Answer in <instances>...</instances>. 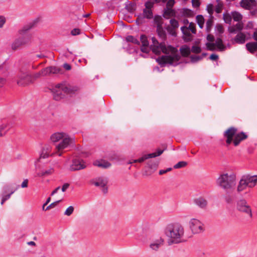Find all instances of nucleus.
<instances>
[{
  "mask_svg": "<svg viewBox=\"0 0 257 257\" xmlns=\"http://www.w3.org/2000/svg\"><path fill=\"white\" fill-rule=\"evenodd\" d=\"M51 141L55 144V150L52 152V147L49 144H46L43 147L40 157L47 158L50 156L57 155L61 156L65 150L69 149L74 144V140L69 134L63 132L53 133L50 137Z\"/></svg>",
  "mask_w": 257,
  "mask_h": 257,
  "instance_id": "nucleus-1",
  "label": "nucleus"
},
{
  "mask_svg": "<svg viewBox=\"0 0 257 257\" xmlns=\"http://www.w3.org/2000/svg\"><path fill=\"white\" fill-rule=\"evenodd\" d=\"M152 44L150 46V49H152L153 53L156 54H159L162 52L166 55L162 56L160 59V63L170 64L176 65L178 64L180 59V53L178 50L170 45L166 46L162 42H159L154 37L151 38Z\"/></svg>",
  "mask_w": 257,
  "mask_h": 257,
  "instance_id": "nucleus-2",
  "label": "nucleus"
},
{
  "mask_svg": "<svg viewBox=\"0 0 257 257\" xmlns=\"http://www.w3.org/2000/svg\"><path fill=\"white\" fill-rule=\"evenodd\" d=\"M169 245L179 244L187 241L188 237L185 235L184 227L179 223L168 224L164 229Z\"/></svg>",
  "mask_w": 257,
  "mask_h": 257,
  "instance_id": "nucleus-3",
  "label": "nucleus"
},
{
  "mask_svg": "<svg viewBox=\"0 0 257 257\" xmlns=\"http://www.w3.org/2000/svg\"><path fill=\"white\" fill-rule=\"evenodd\" d=\"M79 89L76 85L70 84L66 82H63L53 86L51 90L54 99L58 101L64 98L68 94L75 93Z\"/></svg>",
  "mask_w": 257,
  "mask_h": 257,
  "instance_id": "nucleus-4",
  "label": "nucleus"
},
{
  "mask_svg": "<svg viewBox=\"0 0 257 257\" xmlns=\"http://www.w3.org/2000/svg\"><path fill=\"white\" fill-rule=\"evenodd\" d=\"M216 182L220 187L226 191L231 190L236 185V174L233 172L224 173L219 176Z\"/></svg>",
  "mask_w": 257,
  "mask_h": 257,
  "instance_id": "nucleus-5",
  "label": "nucleus"
},
{
  "mask_svg": "<svg viewBox=\"0 0 257 257\" xmlns=\"http://www.w3.org/2000/svg\"><path fill=\"white\" fill-rule=\"evenodd\" d=\"M15 79L18 85L21 86H26L32 82V76L25 68H22L19 70Z\"/></svg>",
  "mask_w": 257,
  "mask_h": 257,
  "instance_id": "nucleus-6",
  "label": "nucleus"
},
{
  "mask_svg": "<svg viewBox=\"0 0 257 257\" xmlns=\"http://www.w3.org/2000/svg\"><path fill=\"white\" fill-rule=\"evenodd\" d=\"M188 224L192 232L194 234L200 233L204 230L203 223L198 218H192L190 219Z\"/></svg>",
  "mask_w": 257,
  "mask_h": 257,
  "instance_id": "nucleus-7",
  "label": "nucleus"
},
{
  "mask_svg": "<svg viewBox=\"0 0 257 257\" xmlns=\"http://www.w3.org/2000/svg\"><path fill=\"white\" fill-rule=\"evenodd\" d=\"M91 183L96 187L100 188L103 193H107L108 180L106 177L101 176L95 178L91 181Z\"/></svg>",
  "mask_w": 257,
  "mask_h": 257,
  "instance_id": "nucleus-8",
  "label": "nucleus"
},
{
  "mask_svg": "<svg viewBox=\"0 0 257 257\" xmlns=\"http://www.w3.org/2000/svg\"><path fill=\"white\" fill-rule=\"evenodd\" d=\"M237 209L241 212L246 214L250 218L252 217L251 207L244 199H240L237 201Z\"/></svg>",
  "mask_w": 257,
  "mask_h": 257,
  "instance_id": "nucleus-9",
  "label": "nucleus"
},
{
  "mask_svg": "<svg viewBox=\"0 0 257 257\" xmlns=\"http://www.w3.org/2000/svg\"><path fill=\"white\" fill-rule=\"evenodd\" d=\"M31 39L30 35H26L22 37L16 39L12 44V49L16 50L20 47L30 43Z\"/></svg>",
  "mask_w": 257,
  "mask_h": 257,
  "instance_id": "nucleus-10",
  "label": "nucleus"
},
{
  "mask_svg": "<svg viewBox=\"0 0 257 257\" xmlns=\"http://www.w3.org/2000/svg\"><path fill=\"white\" fill-rule=\"evenodd\" d=\"M245 185L249 188L254 187L257 184V175H244L241 177Z\"/></svg>",
  "mask_w": 257,
  "mask_h": 257,
  "instance_id": "nucleus-11",
  "label": "nucleus"
},
{
  "mask_svg": "<svg viewBox=\"0 0 257 257\" xmlns=\"http://www.w3.org/2000/svg\"><path fill=\"white\" fill-rule=\"evenodd\" d=\"M245 185L249 188L254 187L257 184V175H244L241 177Z\"/></svg>",
  "mask_w": 257,
  "mask_h": 257,
  "instance_id": "nucleus-12",
  "label": "nucleus"
},
{
  "mask_svg": "<svg viewBox=\"0 0 257 257\" xmlns=\"http://www.w3.org/2000/svg\"><path fill=\"white\" fill-rule=\"evenodd\" d=\"M245 185L249 188L254 187L257 184V175H244L241 177Z\"/></svg>",
  "mask_w": 257,
  "mask_h": 257,
  "instance_id": "nucleus-13",
  "label": "nucleus"
},
{
  "mask_svg": "<svg viewBox=\"0 0 257 257\" xmlns=\"http://www.w3.org/2000/svg\"><path fill=\"white\" fill-rule=\"evenodd\" d=\"M17 190V188L15 189H10L9 186L7 185L4 187L3 193L2 194V200L1 204L2 205L4 203L9 200L12 195L14 194Z\"/></svg>",
  "mask_w": 257,
  "mask_h": 257,
  "instance_id": "nucleus-14",
  "label": "nucleus"
},
{
  "mask_svg": "<svg viewBox=\"0 0 257 257\" xmlns=\"http://www.w3.org/2000/svg\"><path fill=\"white\" fill-rule=\"evenodd\" d=\"M162 18L160 17H155V22L157 25V32L158 36L162 40H165L166 38V34L165 30H164L162 27Z\"/></svg>",
  "mask_w": 257,
  "mask_h": 257,
  "instance_id": "nucleus-15",
  "label": "nucleus"
},
{
  "mask_svg": "<svg viewBox=\"0 0 257 257\" xmlns=\"http://www.w3.org/2000/svg\"><path fill=\"white\" fill-rule=\"evenodd\" d=\"M85 163L83 160L79 159H74L72 160V164L70 166V170L71 171H75L83 169L86 167Z\"/></svg>",
  "mask_w": 257,
  "mask_h": 257,
  "instance_id": "nucleus-16",
  "label": "nucleus"
},
{
  "mask_svg": "<svg viewBox=\"0 0 257 257\" xmlns=\"http://www.w3.org/2000/svg\"><path fill=\"white\" fill-rule=\"evenodd\" d=\"M207 48L210 51H214L217 47L220 51L224 49V46L223 44L222 40L220 38H217L215 43H207L206 44Z\"/></svg>",
  "mask_w": 257,
  "mask_h": 257,
  "instance_id": "nucleus-17",
  "label": "nucleus"
},
{
  "mask_svg": "<svg viewBox=\"0 0 257 257\" xmlns=\"http://www.w3.org/2000/svg\"><path fill=\"white\" fill-rule=\"evenodd\" d=\"M154 3L153 1H147L145 4V9L143 11V15L145 18L151 19L153 18L152 8L154 7Z\"/></svg>",
  "mask_w": 257,
  "mask_h": 257,
  "instance_id": "nucleus-18",
  "label": "nucleus"
},
{
  "mask_svg": "<svg viewBox=\"0 0 257 257\" xmlns=\"http://www.w3.org/2000/svg\"><path fill=\"white\" fill-rule=\"evenodd\" d=\"M164 243V239L162 237H159L151 241L149 244L150 248L153 251H158Z\"/></svg>",
  "mask_w": 257,
  "mask_h": 257,
  "instance_id": "nucleus-19",
  "label": "nucleus"
},
{
  "mask_svg": "<svg viewBox=\"0 0 257 257\" xmlns=\"http://www.w3.org/2000/svg\"><path fill=\"white\" fill-rule=\"evenodd\" d=\"M237 129L233 127H231L227 130L224 134L225 137L227 138L226 143L230 144L233 141V137L236 134Z\"/></svg>",
  "mask_w": 257,
  "mask_h": 257,
  "instance_id": "nucleus-20",
  "label": "nucleus"
},
{
  "mask_svg": "<svg viewBox=\"0 0 257 257\" xmlns=\"http://www.w3.org/2000/svg\"><path fill=\"white\" fill-rule=\"evenodd\" d=\"M140 41L142 43V46L141 47V51L146 54L149 53L150 51V47L149 46V43L146 36L145 35L141 36Z\"/></svg>",
  "mask_w": 257,
  "mask_h": 257,
  "instance_id": "nucleus-21",
  "label": "nucleus"
},
{
  "mask_svg": "<svg viewBox=\"0 0 257 257\" xmlns=\"http://www.w3.org/2000/svg\"><path fill=\"white\" fill-rule=\"evenodd\" d=\"M253 38L256 42H250L246 44L247 50L251 53H254L257 50V30L253 33Z\"/></svg>",
  "mask_w": 257,
  "mask_h": 257,
  "instance_id": "nucleus-22",
  "label": "nucleus"
},
{
  "mask_svg": "<svg viewBox=\"0 0 257 257\" xmlns=\"http://www.w3.org/2000/svg\"><path fill=\"white\" fill-rule=\"evenodd\" d=\"M241 7L246 10H251L255 8L256 2L255 0H242L240 2Z\"/></svg>",
  "mask_w": 257,
  "mask_h": 257,
  "instance_id": "nucleus-23",
  "label": "nucleus"
},
{
  "mask_svg": "<svg viewBox=\"0 0 257 257\" xmlns=\"http://www.w3.org/2000/svg\"><path fill=\"white\" fill-rule=\"evenodd\" d=\"M60 72V69L54 66L46 67L41 70L42 76H47L52 74H57Z\"/></svg>",
  "mask_w": 257,
  "mask_h": 257,
  "instance_id": "nucleus-24",
  "label": "nucleus"
},
{
  "mask_svg": "<svg viewBox=\"0 0 257 257\" xmlns=\"http://www.w3.org/2000/svg\"><path fill=\"white\" fill-rule=\"evenodd\" d=\"M181 31L183 34V39L185 41H190L192 39V36L190 33V31L186 26H183L181 28Z\"/></svg>",
  "mask_w": 257,
  "mask_h": 257,
  "instance_id": "nucleus-25",
  "label": "nucleus"
},
{
  "mask_svg": "<svg viewBox=\"0 0 257 257\" xmlns=\"http://www.w3.org/2000/svg\"><path fill=\"white\" fill-rule=\"evenodd\" d=\"M243 25L242 23L238 22L236 25H233L228 28V31L230 33H237L241 32L243 29Z\"/></svg>",
  "mask_w": 257,
  "mask_h": 257,
  "instance_id": "nucleus-26",
  "label": "nucleus"
},
{
  "mask_svg": "<svg viewBox=\"0 0 257 257\" xmlns=\"http://www.w3.org/2000/svg\"><path fill=\"white\" fill-rule=\"evenodd\" d=\"M247 137V135L243 132L236 134L233 141L234 146H238L241 141L246 139Z\"/></svg>",
  "mask_w": 257,
  "mask_h": 257,
  "instance_id": "nucleus-27",
  "label": "nucleus"
},
{
  "mask_svg": "<svg viewBox=\"0 0 257 257\" xmlns=\"http://www.w3.org/2000/svg\"><path fill=\"white\" fill-rule=\"evenodd\" d=\"M170 24H171L172 28L170 27H168L167 28V30L168 32H169L170 33V34L172 36H175V32H174L173 29H176V28H178V27H179L178 22L175 19H173L170 20Z\"/></svg>",
  "mask_w": 257,
  "mask_h": 257,
  "instance_id": "nucleus-28",
  "label": "nucleus"
},
{
  "mask_svg": "<svg viewBox=\"0 0 257 257\" xmlns=\"http://www.w3.org/2000/svg\"><path fill=\"white\" fill-rule=\"evenodd\" d=\"M194 203L199 207L202 209H205L207 205V201L202 198L196 199L194 201Z\"/></svg>",
  "mask_w": 257,
  "mask_h": 257,
  "instance_id": "nucleus-29",
  "label": "nucleus"
},
{
  "mask_svg": "<svg viewBox=\"0 0 257 257\" xmlns=\"http://www.w3.org/2000/svg\"><path fill=\"white\" fill-rule=\"evenodd\" d=\"M246 40V36L242 32L238 33L234 38V41L238 44H243Z\"/></svg>",
  "mask_w": 257,
  "mask_h": 257,
  "instance_id": "nucleus-30",
  "label": "nucleus"
},
{
  "mask_svg": "<svg viewBox=\"0 0 257 257\" xmlns=\"http://www.w3.org/2000/svg\"><path fill=\"white\" fill-rule=\"evenodd\" d=\"M54 172L53 168H50L47 170H42L40 172L37 174V176L39 177H44L51 175Z\"/></svg>",
  "mask_w": 257,
  "mask_h": 257,
  "instance_id": "nucleus-31",
  "label": "nucleus"
},
{
  "mask_svg": "<svg viewBox=\"0 0 257 257\" xmlns=\"http://www.w3.org/2000/svg\"><path fill=\"white\" fill-rule=\"evenodd\" d=\"M247 187L245 185V182L242 180V178L241 177L240 179L239 180L237 186L236 188V191L237 193H240L242 192V191H244Z\"/></svg>",
  "mask_w": 257,
  "mask_h": 257,
  "instance_id": "nucleus-32",
  "label": "nucleus"
},
{
  "mask_svg": "<svg viewBox=\"0 0 257 257\" xmlns=\"http://www.w3.org/2000/svg\"><path fill=\"white\" fill-rule=\"evenodd\" d=\"M94 165L99 167L102 168H107L110 166V164L105 160H98L96 161L94 163Z\"/></svg>",
  "mask_w": 257,
  "mask_h": 257,
  "instance_id": "nucleus-33",
  "label": "nucleus"
},
{
  "mask_svg": "<svg viewBox=\"0 0 257 257\" xmlns=\"http://www.w3.org/2000/svg\"><path fill=\"white\" fill-rule=\"evenodd\" d=\"M180 51L181 55L184 57L188 56L191 53L190 48L187 45L182 46L180 49Z\"/></svg>",
  "mask_w": 257,
  "mask_h": 257,
  "instance_id": "nucleus-34",
  "label": "nucleus"
},
{
  "mask_svg": "<svg viewBox=\"0 0 257 257\" xmlns=\"http://www.w3.org/2000/svg\"><path fill=\"white\" fill-rule=\"evenodd\" d=\"M175 15V12L172 8H166L164 9L163 16L165 18L169 19Z\"/></svg>",
  "mask_w": 257,
  "mask_h": 257,
  "instance_id": "nucleus-35",
  "label": "nucleus"
},
{
  "mask_svg": "<svg viewBox=\"0 0 257 257\" xmlns=\"http://www.w3.org/2000/svg\"><path fill=\"white\" fill-rule=\"evenodd\" d=\"M232 19L234 21L240 22L242 19V16L239 12L234 11L231 12Z\"/></svg>",
  "mask_w": 257,
  "mask_h": 257,
  "instance_id": "nucleus-36",
  "label": "nucleus"
},
{
  "mask_svg": "<svg viewBox=\"0 0 257 257\" xmlns=\"http://www.w3.org/2000/svg\"><path fill=\"white\" fill-rule=\"evenodd\" d=\"M164 152V150H158L157 152L150 153L149 154L145 155L146 158V159H148L152 158H155L158 156H160Z\"/></svg>",
  "mask_w": 257,
  "mask_h": 257,
  "instance_id": "nucleus-37",
  "label": "nucleus"
},
{
  "mask_svg": "<svg viewBox=\"0 0 257 257\" xmlns=\"http://www.w3.org/2000/svg\"><path fill=\"white\" fill-rule=\"evenodd\" d=\"M213 17L212 16H209V18L208 19V20L206 21V29L207 32H209L213 24Z\"/></svg>",
  "mask_w": 257,
  "mask_h": 257,
  "instance_id": "nucleus-38",
  "label": "nucleus"
},
{
  "mask_svg": "<svg viewBox=\"0 0 257 257\" xmlns=\"http://www.w3.org/2000/svg\"><path fill=\"white\" fill-rule=\"evenodd\" d=\"M196 22L199 27L202 29L203 28L204 24V18L202 15H198L196 18Z\"/></svg>",
  "mask_w": 257,
  "mask_h": 257,
  "instance_id": "nucleus-39",
  "label": "nucleus"
},
{
  "mask_svg": "<svg viewBox=\"0 0 257 257\" xmlns=\"http://www.w3.org/2000/svg\"><path fill=\"white\" fill-rule=\"evenodd\" d=\"M8 125L6 123H3L0 125V137L5 136L7 131Z\"/></svg>",
  "mask_w": 257,
  "mask_h": 257,
  "instance_id": "nucleus-40",
  "label": "nucleus"
},
{
  "mask_svg": "<svg viewBox=\"0 0 257 257\" xmlns=\"http://www.w3.org/2000/svg\"><path fill=\"white\" fill-rule=\"evenodd\" d=\"M126 40L127 42H132L135 44L140 45V41L139 40L133 37V36H128L126 37Z\"/></svg>",
  "mask_w": 257,
  "mask_h": 257,
  "instance_id": "nucleus-41",
  "label": "nucleus"
},
{
  "mask_svg": "<svg viewBox=\"0 0 257 257\" xmlns=\"http://www.w3.org/2000/svg\"><path fill=\"white\" fill-rule=\"evenodd\" d=\"M187 165V162L185 161H180L174 166V168L179 169L184 168Z\"/></svg>",
  "mask_w": 257,
  "mask_h": 257,
  "instance_id": "nucleus-42",
  "label": "nucleus"
},
{
  "mask_svg": "<svg viewBox=\"0 0 257 257\" xmlns=\"http://www.w3.org/2000/svg\"><path fill=\"white\" fill-rule=\"evenodd\" d=\"M223 20L224 22L227 24H230L232 19L231 15H230L228 14H224L223 15Z\"/></svg>",
  "mask_w": 257,
  "mask_h": 257,
  "instance_id": "nucleus-43",
  "label": "nucleus"
},
{
  "mask_svg": "<svg viewBox=\"0 0 257 257\" xmlns=\"http://www.w3.org/2000/svg\"><path fill=\"white\" fill-rule=\"evenodd\" d=\"M205 55H206L205 54H203L202 56H198L192 55L190 57L191 61L192 63L197 62L200 61V60H201L202 59L203 57L205 56Z\"/></svg>",
  "mask_w": 257,
  "mask_h": 257,
  "instance_id": "nucleus-44",
  "label": "nucleus"
},
{
  "mask_svg": "<svg viewBox=\"0 0 257 257\" xmlns=\"http://www.w3.org/2000/svg\"><path fill=\"white\" fill-rule=\"evenodd\" d=\"M74 210V207L72 206H70L66 209V210L64 212V215L69 216L73 213Z\"/></svg>",
  "mask_w": 257,
  "mask_h": 257,
  "instance_id": "nucleus-45",
  "label": "nucleus"
},
{
  "mask_svg": "<svg viewBox=\"0 0 257 257\" xmlns=\"http://www.w3.org/2000/svg\"><path fill=\"white\" fill-rule=\"evenodd\" d=\"M206 10L209 14V16H212V14L214 11V7L212 4H209L207 6Z\"/></svg>",
  "mask_w": 257,
  "mask_h": 257,
  "instance_id": "nucleus-46",
  "label": "nucleus"
},
{
  "mask_svg": "<svg viewBox=\"0 0 257 257\" xmlns=\"http://www.w3.org/2000/svg\"><path fill=\"white\" fill-rule=\"evenodd\" d=\"M191 52L194 53H199L201 52V48L197 46H193L191 48V49H190Z\"/></svg>",
  "mask_w": 257,
  "mask_h": 257,
  "instance_id": "nucleus-47",
  "label": "nucleus"
},
{
  "mask_svg": "<svg viewBox=\"0 0 257 257\" xmlns=\"http://www.w3.org/2000/svg\"><path fill=\"white\" fill-rule=\"evenodd\" d=\"M189 30L193 33V34H196V29H195V25L193 23H190L189 24V25L188 27H187Z\"/></svg>",
  "mask_w": 257,
  "mask_h": 257,
  "instance_id": "nucleus-48",
  "label": "nucleus"
},
{
  "mask_svg": "<svg viewBox=\"0 0 257 257\" xmlns=\"http://www.w3.org/2000/svg\"><path fill=\"white\" fill-rule=\"evenodd\" d=\"M61 200H58L57 201H55L54 202H53L51 203L49 206H48L46 208L45 210H47L50 209V208H52L54 207L56 205H57L60 202H61Z\"/></svg>",
  "mask_w": 257,
  "mask_h": 257,
  "instance_id": "nucleus-49",
  "label": "nucleus"
},
{
  "mask_svg": "<svg viewBox=\"0 0 257 257\" xmlns=\"http://www.w3.org/2000/svg\"><path fill=\"white\" fill-rule=\"evenodd\" d=\"M52 167L51 168H60V162L58 160H54L52 162Z\"/></svg>",
  "mask_w": 257,
  "mask_h": 257,
  "instance_id": "nucleus-50",
  "label": "nucleus"
},
{
  "mask_svg": "<svg viewBox=\"0 0 257 257\" xmlns=\"http://www.w3.org/2000/svg\"><path fill=\"white\" fill-rule=\"evenodd\" d=\"M32 28L31 26H25L22 29L19 31V33L21 35L24 34L27 31L30 30Z\"/></svg>",
  "mask_w": 257,
  "mask_h": 257,
  "instance_id": "nucleus-51",
  "label": "nucleus"
},
{
  "mask_svg": "<svg viewBox=\"0 0 257 257\" xmlns=\"http://www.w3.org/2000/svg\"><path fill=\"white\" fill-rule=\"evenodd\" d=\"M166 8H172L174 6L175 2L174 0H168L166 2Z\"/></svg>",
  "mask_w": 257,
  "mask_h": 257,
  "instance_id": "nucleus-52",
  "label": "nucleus"
},
{
  "mask_svg": "<svg viewBox=\"0 0 257 257\" xmlns=\"http://www.w3.org/2000/svg\"><path fill=\"white\" fill-rule=\"evenodd\" d=\"M3 74H0V88L2 87L6 83V78L2 76Z\"/></svg>",
  "mask_w": 257,
  "mask_h": 257,
  "instance_id": "nucleus-53",
  "label": "nucleus"
},
{
  "mask_svg": "<svg viewBox=\"0 0 257 257\" xmlns=\"http://www.w3.org/2000/svg\"><path fill=\"white\" fill-rule=\"evenodd\" d=\"M6 71V69L3 63H2L0 61V74H4Z\"/></svg>",
  "mask_w": 257,
  "mask_h": 257,
  "instance_id": "nucleus-54",
  "label": "nucleus"
},
{
  "mask_svg": "<svg viewBox=\"0 0 257 257\" xmlns=\"http://www.w3.org/2000/svg\"><path fill=\"white\" fill-rule=\"evenodd\" d=\"M147 160L146 158L145 157V155H144L141 158H139V159L134 160V162L135 163H142L144 162L145 160Z\"/></svg>",
  "mask_w": 257,
  "mask_h": 257,
  "instance_id": "nucleus-55",
  "label": "nucleus"
},
{
  "mask_svg": "<svg viewBox=\"0 0 257 257\" xmlns=\"http://www.w3.org/2000/svg\"><path fill=\"white\" fill-rule=\"evenodd\" d=\"M6 22V19L4 17L0 16V28H2Z\"/></svg>",
  "mask_w": 257,
  "mask_h": 257,
  "instance_id": "nucleus-56",
  "label": "nucleus"
},
{
  "mask_svg": "<svg viewBox=\"0 0 257 257\" xmlns=\"http://www.w3.org/2000/svg\"><path fill=\"white\" fill-rule=\"evenodd\" d=\"M71 34L73 36L79 35L80 34V30L79 29H74L71 31Z\"/></svg>",
  "mask_w": 257,
  "mask_h": 257,
  "instance_id": "nucleus-57",
  "label": "nucleus"
},
{
  "mask_svg": "<svg viewBox=\"0 0 257 257\" xmlns=\"http://www.w3.org/2000/svg\"><path fill=\"white\" fill-rule=\"evenodd\" d=\"M192 6L195 8H197L200 5L199 0H192Z\"/></svg>",
  "mask_w": 257,
  "mask_h": 257,
  "instance_id": "nucleus-58",
  "label": "nucleus"
},
{
  "mask_svg": "<svg viewBox=\"0 0 257 257\" xmlns=\"http://www.w3.org/2000/svg\"><path fill=\"white\" fill-rule=\"evenodd\" d=\"M28 179H25L23 182L22 183L21 186L22 188H26L28 187Z\"/></svg>",
  "mask_w": 257,
  "mask_h": 257,
  "instance_id": "nucleus-59",
  "label": "nucleus"
},
{
  "mask_svg": "<svg viewBox=\"0 0 257 257\" xmlns=\"http://www.w3.org/2000/svg\"><path fill=\"white\" fill-rule=\"evenodd\" d=\"M171 170H172V168H167V169L166 170H161L159 171V174L160 175H163L169 171H170Z\"/></svg>",
  "mask_w": 257,
  "mask_h": 257,
  "instance_id": "nucleus-60",
  "label": "nucleus"
},
{
  "mask_svg": "<svg viewBox=\"0 0 257 257\" xmlns=\"http://www.w3.org/2000/svg\"><path fill=\"white\" fill-rule=\"evenodd\" d=\"M210 59L211 60L216 61L218 59V56L215 54H212L210 56Z\"/></svg>",
  "mask_w": 257,
  "mask_h": 257,
  "instance_id": "nucleus-61",
  "label": "nucleus"
},
{
  "mask_svg": "<svg viewBox=\"0 0 257 257\" xmlns=\"http://www.w3.org/2000/svg\"><path fill=\"white\" fill-rule=\"evenodd\" d=\"M69 184L68 183H65L61 188L62 192H65L69 187Z\"/></svg>",
  "mask_w": 257,
  "mask_h": 257,
  "instance_id": "nucleus-62",
  "label": "nucleus"
},
{
  "mask_svg": "<svg viewBox=\"0 0 257 257\" xmlns=\"http://www.w3.org/2000/svg\"><path fill=\"white\" fill-rule=\"evenodd\" d=\"M207 40L210 42V43L214 41V37L211 35H208L207 36Z\"/></svg>",
  "mask_w": 257,
  "mask_h": 257,
  "instance_id": "nucleus-63",
  "label": "nucleus"
},
{
  "mask_svg": "<svg viewBox=\"0 0 257 257\" xmlns=\"http://www.w3.org/2000/svg\"><path fill=\"white\" fill-rule=\"evenodd\" d=\"M63 67L65 68L66 70H69L71 69V66L68 64V63H65L63 65Z\"/></svg>",
  "mask_w": 257,
  "mask_h": 257,
  "instance_id": "nucleus-64",
  "label": "nucleus"
}]
</instances>
